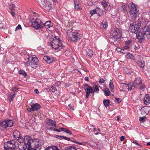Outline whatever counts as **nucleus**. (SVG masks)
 Returning <instances> with one entry per match:
<instances>
[{"label":"nucleus","instance_id":"obj_42","mask_svg":"<svg viewBox=\"0 0 150 150\" xmlns=\"http://www.w3.org/2000/svg\"><path fill=\"white\" fill-rule=\"evenodd\" d=\"M146 119V117L145 116L140 117H139V120L140 121L144 122Z\"/></svg>","mask_w":150,"mask_h":150},{"label":"nucleus","instance_id":"obj_2","mask_svg":"<svg viewBox=\"0 0 150 150\" xmlns=\"http://www.w3.org/2000/svg\"><path fill=\"white\" fill-rule=\"evenodd\" d=\"M110 34L111 36L110 40L113 43L119 41L121 37V31L117 28H115L112 29Z\"/></svg>","mask_w":150,"mask_h":150},{"label":"nucleus","instance_id":"obj_20","mask_svg":"<svg viewBox=\"0 0 150 150\" xmlns=\"http://www.w3.org/2000/svg\"><path fill=\"white\" fill-rule=\"evenodd\" d=\"M44 59L46 61L47 63L50 64V63L53 62V59L51 58L48 56H45L44 57Z\"/></svg>","mask_w":150,"mask_h":150},{"label":"nucleus","instance_id":"obj_60","mask_svg":"<svg viewBox=\"0 0 150 150\" xmlns=\"http://www.w3.org/2000/svg\"><path fill=\"white\" fill-rule=\"evenodd\" d=\"M62 136H59V135H57L56 136V137L57 138H58V139H61V138H62Z\"/></svg>","mask_w":150,"mask_h":150},{"label":"nucleus","instance_id":"obj_27","mask_svg":"<svg viewBox=\"0 0 150 150\" xmlns=\"http://www.w3.org/2000/svg\"><path fill=\"white\" fill-rule=\"evenodd\" d=\"M93 89L94 92H95L97 93H98L99 88L98 86L96 85H94L93 86Z\"/></svg>","mask_w":150,"mask_h":150},{"label":"nucleus","instance_id":"obj_24","mask_svg":"<svg viewBox=\"0 0 150 150\" xmlns=\"http://www.w3.org/2000/svg\"><path fill=\"white\" fill-rule=\"evenodd\" d=\"M93 89V88L91 86H88L87 88L85 89V91H86V93L90 94Z\"/></svg>","mask_w":150,"mask_h":150},{"label":"nucleus","instance_id":"obj_54","mask_svg":"<svg viewBox=\"0 0 150 150\" xmlns=\"http://www.w3.org/2000/svg\"><path fill=\"white\" fill-rule=\"evenodd\" d=\"M5 25L4 23H0V28H4Z\"/></svg>","mask_w":150,"mask_h":150},{"label":"nucleus","instance_id":"obj_35","mask_svg":"<svg viewBox=\"0 0 150 150\" xmlns=\"http://www.w3.org/2000/svg\"><path fill=\"white\" fill-rule=\"evenodd\" d=\"M74 2L75 4V8L77 10H80L81 8L79 7V4H76L75 0L74 1Z\"/></svg>","mask_w":150,"mask_h":150},{"label":"nucleus","instance_id":"obj_18","mask_svg":"<svg viewBox=\"0 0 150 150\" xmlns=\"http://www.w3.org/2000/svg\"><path fill=\"white\" fill-rule=\"evenodd\" d=\"M149 97L148 95H146V97L144 98V103L146 105H148L150 103V99L149 98Z\"/></svg>","mask_w":150,"mask_h":150},{"label":"nucleus","instance_id":"obj_32","mask_svg":"<svg viewBox=\"0 0 150 150\" xmlns=\"http://www.w3.org/2000/svg\"><path fill=\"white\" fill-rule=\"evenodd\" d=\"M96 10V13L98 14L99 16H100V14L101 13V11L99 8H95Z\"/></svg>","mask_w":150,"mask_h":150},{"label":"nucleus","instance_id":"obj_19","mask_svg":"<svg viewBox=\"0 0 150 150\" xmlns=\"http://www.w3.org/2000/svg\"><path fill=\"white\" fill-rule=\"evenodd\" d=\"M108 26V24L107 20L105 19L103 20L100 25V27L102 28L105 29Z\"/></svg>","mask_w":150,"mask_h":150},{"label":"nucleus","instance_id":"obj_47","mask_svg":"<svg viewBox=\"0 0 150 150\" xmlns=\"http://www.w3.org/2000/svg\"><path fill=\"white\" fill-rule=\"evenodd\" d=\"M90 13L91 14V16L94 14L96 13V10H95V9L91 11L90 12Z\"/></svg>","mask_w":150,"mask_h":150},{"label":"nucleus","instance_id":"obj_48","mask_svg":"<svg viewBox=\"0 0 150 150\" xmlns=\"http://www.w3.org/2000/svg\"><path fill=\"white\" fill-rule=\"evenodd\" d=\"M122 11H123L124 13H125L127 11L125 8V6L124 5H122Z\"/></svg>","mask_w":150,"mask_h":150},{"label":"nucleus","instance_id":"obj_41","mask_svg":"<svg viewBox=\"0 0 150 150\" xmlns=\"http://www.w3.org/2000/svg\"><path fill=\"white\" fill-rule=\"evenodd\" d=\"M106 79L105 78H104V79L100 78L99 81V83L101 84L104 83Z\"/></svg>","mask_w":150,"mask_h":150},{"label":"nucleus","instance_id":"obj_40","mask_svg":"<svg viewBox=\"0 0 150 150\" xmlns=\"http://www.w3.org/2000/svg\"><path fill=\"white\" fill-rule=\"evenodd\" d=\"M101 4L105 8L107 7L108 6V4L106 2L104 1H103L102 2Z\"/></svg>","mask_w":150,"mask_h":150},{"label":"nucleus","instance_id":"obj_33","mask_svg":"<svg viewBox=\"0 0 150 150\" xmlns=\"http://www.w3.org/2000/svg\"><path fill=\"white\" fill-rule=\"evenodd\" d=\"M16 140H17L20 143H22L23 142H24V138L22 137V136H20V137L17 138V139H16Z\"/></svg>","mask_w":150,"mask_h":150},{"label":"nucleus","instance_id":"obj_7","mask_svg":"<svg viewBox=\"0 0 150 150\" xmlns=\"http://www.w3.org/2000/svg\"><path fill=\"white\" fill-rule=\"evenodd\" d=\"M141 78L139 77L136 78L135 80L132 83H130L128 85L125 84L124 86L127 88L129 90L134 88L136 85H139L142 84Z\"/></svg>","mask_w":150,"mask_h":150},{"label":"nucleus","instance_id":"obj_55","mask_svg":"<svg viewBox=\"0 0 150 150\" xmlns=\"http://www.w3.org/2000/svg\"><path fill=\"white\" fill-rule=\"evenodd\" d=\"M11 15L13 16H15V12H14V10L13 11H11Z\"/></svg>","mask_w":150,"mask_h":150},{"label":"nucleus","instance_id":"obj_5","mask_svg":"<svg viewBox=\"0 0 150 150\" xmlns=\"http://www.w3.org/2000/svg\"><path fill=\"white\" fill-rule=\"evenodd\" d=\"M67 35L71 39V41L73 42L77 41L78 39L82 37V35L77 32H71L70 30H68L67 32Z\"/></svg>","mask_w":150,"mask_h":150},{"label":"nucleus","instance_id":"obj_50","mask_svg":"<svg viewBox=\"0 0 150 150\" xmlns=\"http://www.w3.org/2000/svg\"><path fill=\"white\" fill-rule=\"evenodd\" d=\"M115 99L116 101L118 103H120L121 101V99L120 98H115Z\"/></svg>","mask_w":150,"mask_h":150},{"label":"nucleus","instance_id":"obj_15","mask_svg":"<svg viewBox=\"0 0 150 150\" xmlns=\"http://www.w3.org/2000/svg\"><path fill=\"white\" fill-rule=\"evenodd\" d=\"M13 135L14 139L16 140V139H17V138L21 136V134L19 131L17 129H15L13 130Z\"/></svg>","mask_w":150,"mask_h":150},{"label":"nucleus","instance_id":"obj_59","mask_svg":"<svg viewBox=\"0 0 150 150\" xmlns=\"http://www.w3.org/2000/svg\"><path fill=\"white\" fill-rule=\"evenodd\" d=\"M69 106L71 110H74V109L72 107L71 105L70 104L69 105Z\"/></svg>","mask_w":150,"mask_h":150},{"label":"nucleus","instance_id":"obj_43","mask_svg":"<svg viewBox=\"0 0 150 150\" xmlns=\"http://www.w3.org/2000/svg\"><path fill=\"white\" fill-rule=\"evenodd\" d=\"M62 138L66 140H67L68 141H71V142H72V141H73V140H72L71 139L67 137H64L63 136H62Z\"/></svg>","mask_w":150,"mask_h":150},{"label":"nucleus","instance_id":"obj_62","mask_svg":"<svg viewBox=\"0 0 150 150\" xmlns=\"http://www.w3.org/2000/svg\"><path fill=\"white\" fill-rule=\"evenodd\" d=\"M27 110L29 112H31L32 111V106H31V108H28Z\"/></svg>","mask_w":150,"mask_h":150},{"label":"nucleus","instance_id":"obj_4","mask_svg":"<svg viewBox=\"0 0 150 150\" xmlns=\"http://www.w3.org/2000/svg\"><path fill=\"white\" fill-rule=\"evenodd\" d=\"M28 59V61L26 63V65L29 66L30 65L32 68H36L39 64L38 58L35 55H33L29 57Z\"/></svg>","mask_w":150,"mask_h":150},{"label":"nucleus","instance_id":"obj_51","mask_svg":"<svg viewBox=\"0 0 150 150\" xmlns=\"http://www.w3.org/2000/svg\"><path fill=\"white\" fill-rule=\"evenodd\" d=\"M21 25H20L19 24L18 25V26L17 27H16L15 30L16 31L17 30H18L19 29H21Z\"/></svg>","mask_w":150,"mask_h":150},{"label":"nucleus","instance_id":"obj_12","mask_svg":"<svg viewBox=\"0 0 150 150\" xmlns=\"http://www.w3.org/2000/svg\"><path fill=\"white\" fill-rule=\"evenodd\" d=\"M135 34L136 35L137 38L139 40V42L140 43L144 41L145 35L142 31L141 30L137 31Z\"/></svg>","mask_w":150,"mask_h":150},{"label":"nucleus","instance_id":"obj_25","mask_svg":"<svg viewBox=\"0 0 150 150\" xmlns=\"http://www.w3.org/2000/svg\"><path fill=\"white\" fill-rule=\"evenodd\" d=\"M109 87L111 90L112 92H113L114 91V86L112 82V79L110 80V82L109 84Z\"/></svg>","mask_w":150,"mask_h":150},{"label":"nucleus","instance_id":"obj_56","mask_svg":"<svg viewBox=\"0 0 150 150\" xmlns=\"http://www.w3.org/2000/svg\"><path fill=\"white\" fill-rule=\"evenodd\" d=\"M129 46L127 45H126L124 47V48L125 49H129Z\"/></svg>","mask_w":150,"mask_h":150},{"label":"nucleus","instance_id":"obj_1","mask_svg":"<svg viewBox=\"0 0 150 150\" xmlns=\"http://www.w3.org/2000/svg\"><path fill=\"white\" fill-rule=\"evenodd\" d=\"M48 44L51 45L52 48L57 51L61 50L63 47L61 42L59 41V37L55 36L54 38H50L49 40Z\"/></svg>","mask_w":150,"mask_h":150},{"label":"nucleus","instance_id":"obj_63","mask_svg":"<svg viewBox=\"0 0 150 150\" xmlns=\"http://www.w3.org/2000/svg\"><path fill=\"white\" fill-rule=\"evenodd\" d=\"M94 92H94V91H93V89L91 92V94L93 96H94Z\"/></svg>","mask_w":150,"mask_h":150},{"label":"nucleus","instance_id":"obj_46","mask_svg":"<svg viewBox=\"0 0 150 150\" xmlns=\"http://www.w3.org/2000/svg\"><path fill=\"white\" fill-rule=\"evenodd\" d=\"M57 89L54 87L52 86L50 88V90L52 91V92H54L57 91Z\"/></svg>","mask_w":150,"mask_h":150},{"label":"nucleus","instance_id":"obj_34","mask_svg":"<svg viewBox=\"0 0 150 150\" xmlns=\"http://www.w3.org/2000/svg\"><path fill=\"white\" fill-rule=\"evenodd\" d=\"M16 95V94L15 93L13 94V95H11V93L8 95V97L10 99V101L13 100L14 97Z\"/></svg>","mask_w":150,"mask_h":150},{"label":"nucleus","instance_id":"obj_61","mask_svg":"<svg viewBox=\"0 0 150 150\" xmlns=\"http://www.w3.org/2000/svg\"><path fill=\"white\" fill-rule=\"evenodd\" d=\"M34 92L37 94H38L39 93L37 89H35Z\"/></svg>","mask_w":150,"mask_h":150},{"label":"nucleus","instance_id":"obj_29","mask_svg":"<svg viewBox=\"0 0 150 150\" xmlns=\"http://www.w3.org/2000/svg\"><path fill=\"white\" fill-rule=\"evenodd\" d=\"M110 91L108 88H106L105 89L104 91V93L105 96H107L110 95Z\"/></svg>","mask_w":150,"mask_h":150},{"label":"nucleus","instance_id":"obj_58","mask_svg":"<svg viewBox=\"0 0 150 150\" xmlns=\"http://www.w3.org/2000/svg\"><path fill=\"white\" fill-rule=\"evenodd\" d=\"M12 91H16L18 90V88H17L15 87L13 88H12Z\"/></svg>","mask_w":150,"mask_h":150},{"label":"nucleus","instance_id":"obj_57","mask_svg":"<svg viewBox=\"0 0 150 150\" xmlns=\"http://www.w3.org/2000/svg\"><path fill=\"white\" fill-rule=\"evenodd\" d=\"M116 50L117 51L120 52H122L121 51L122 50L120 48H119V47L117 48H116Z\"/></svg>","mask_w":150,"mask_h":150},{"label":"nucleus","instance_id":"obj_39","mask_svg":"<svg viewBox=\"0 0 150 150\" xmlns=\"http://www.w3.org/2000/svg\"><path fill=\"white\" fill-rule=\"evenodd\" d=\"M65 150H76V149L75 146H71L66 149Z\"/></svg>","mask_w":150,"mask_h":150},{"label":"nucleus","instance_id":"obj_3","mask_svg":"<svg viewBox=\"0 0 150 150\" xmlns=\"http://www.w3.org/2000/svg\"><path fill=\"white\" fill-rule=\"evenodd\" d=\"M16 144L17 142L13 140L8 141L4 143V148L6 150H19L18 147L16 146Z\"/></svg>","mask_w":150,"mask_h":150},{"label":"nucleus","instance_id":"obj_28","mask_svg":"<svg viewBox=\"0 0 150 150\" xmlns=\"http://www.w3.org/2000/svg\"><path fill=\"white\" fill-rule=\"evenodd\" d=\"M103 104L105 107L107 108L109 106L110 103V100H105L103 101Z\"/></svg>","mask_w":150,"mask_h":150},{"label":"nucleus","instance_id":"obj_64","mask_svg":"<svg viewBox=\"0 0 150 150\" xmlns=\"http://www.w3.org/2000/svg\"><path fill=\"white\" fill-rule=\"evenodd\" d=\"M144 88H145V86L143 85V86H140L139 87V88L140 89H142Z\"/></svg>","mask_w":150,"mask_h":150},{"label":"nucleus","instance_id":"obj_23","mask_svg":"<svg viewBox=\"0 0 150 150\" xmlns=\"http://www.w3.org/2000/svg\"><path fill=\"white\" fill-rule=\"evenodd\" d=\"M130 17L131 18L132 20H134L137 17V15L138 14V12L137 13H130Z\"/></svg>","mask_w":150,"mask_h":150},{"label":"nucleus","instance_id":"obj_22","mask_svg":"<svg viewBox=\"0 0 150 150\" xmlns=\"http://www.w3.org/2000/svg\"><path fill=\"white\" fill-rule=\"evenodd\" d=\"M137 64L138 65L142 68H143L145 66L144 61L141 60L138 61Z\"/></svg>","mask_w":150,"mask_h":150},{"label":"nucleus","instance_id":"obj_52","mask_svg":"<svg viewBox=\"0 0 150 150\" xmlns=\"http://www.w3.org/2000/svg\"><path fill=\"white\" fill-rule=\"evenodd\" d=\"M132 143H133L135 144L136 145H138L139 146H140V147H142V146L141 145L139 144L138 143H137V142H135V141H133L132 142Z\"/></svg>","mask_w":150,"mask_h":150},{"label":"nucleus","instance_id":"obj_49","mask_svg":"<svg viewBox=\"0 0 150 150\" xmlns=\"http://www.w3.org/2000/svg\"><path fill=\"white\" fill-rule=\"evenodd\" d=\"M72 142H74V143H76L77 144H78L79 145H82L83 144L82 143L79 142H78L74 140H73Z\"/></svg>","mask_w":150,"mask_h":150},{"label":"nucleus","instance_id":"obj_13","mask_svg":"<svg viewBox=\"0 0 150 150\" xmlns=\"http://www.w3.org/2000/svg\"><path fill=\"white\" fill-rule=\"evenodd\" d=\"M129 7L130 8L129 12L130 13L138 12V10L137 9L135 5L132 3H130L129 5Z\"/></svg>","mask_w":150,"mask_h":150},{"label":"nucleus","instance_id":"obj_44","mask_svg":"<svg viewBox=\"0 0 150 150\" xmlns=\"http://www.w3.org/2000/svg\"><path fill=\"white\" fill-rule=\"evenodd\" d=\"M132 42V40H129L126 41H125V45L129 46V45Z\"/></svg>","mask_w":150,"mask_h":150},{"label":"nucleus","instance_id":"obj_8","mask_svg":"<svg viewBox=\"0 0 150 150\" xmlns=\"http://www.w3.org/2000/svg\"><path fill=\"white\" fill-rule=\"evenodd\" d=\"M24 143L25 145L23 147L21 150H33L30 148L32 147L31 144L33 143V140L31 139L30 137L26 136L24 137Z\"/></svg>","mask_w":150,"mask_h":150},{"label":"nucleus","instance_id":"obj_11","mask_svg":"<svg viewBox=\"0 0 150 150\" xmlns=\"http://www.w3.org/2000/svg\"><path fill=\"white\" fill-rule=\"evenodd\" d=\"M141 30L148 39H150V26H145L142 28Z\"/></svg>","mask_w":150,"mask_h":150},{"label":"nucleus","instance_id":"obj_45","mask_svg":"<svg viewBox=\"0 0 150 150\" xmlns=\"http://www.w3.org/2000/svg\"><path fill=\"white\" fill-rule=\"evenodd\" d=\"M15 6L14 4H11L9 5V7L10 10L11 11H13L14 9V8Z\"/></svg>","mask_w":150,"mask_h":150},{"label":"nucleus","instance_id":"obj_14","mask_svg":"<svg viewBox=\"0 0 150 150\" xmlns=\"http://www.w3.org/2000/svg\"><path fill=\"white\" fill-rule=\"evenodd\" d=\"M30 105L32 106V109L33 111H37L40 108V105L37 103L34 104L31 103L30 104Z\"/></svg>","mask_w":150,"mask_h":150},{"label":"nucleus","instance_id":"obj_16","mask_svg":"<svg viewBox=\"0 0 150 150\" xmlns=\"http://www.w3.org/2000/svg\"><path fill=\"white\" fill-rule=\"evenodd\" d=\"M46 123L48 125L50 126H55L56 125V122L53 120L48 119L46 120Z\"/></svg>","mask_w":150,"mask_h":150},{"label":"nucleus","instance_id":"obj_26","mask_svg":"<svg viewBox=\"0 0 150 150\" xmlns=\"http://www.w3.org/2000/svg\"><path fill=\"white\" fill-rule=\"evenodd\" d=\"M42 25L43 27L45 26V28L48 29L50 28V27L51 26L50 21H47L44 23V24H42Z\"/></svg>","mask_w":150,"mask_h":150},{"label":"nucleus","instance_id":"obj_36","mask_svg":"<svg viewBox=\"0 0 150 150\" xmlns=\"http://www.w3.org/2000/svg\"><path fill=\"white\" fill-rule=\"evenodd\" d=\"M46 150H59V149L57 147L54 146L52 147H49L48 149H47Z\"/></svg>","mask_w":150,"mask_h":150},{"label":"nucleus","instance_id":"obj_21","mask_svg":"<svg viewBox=\"0 0 150 150\" xmlns=\"http://www.w3.org/2000/svg\"><path fill=\"white\" fill-rule=\"evenodd\" d=\"M59 129H61V131H63L64 132H65L67 134H69V135H71L72 134V133L71 131L66 128H64L63 127H60L59 128Z\"/></svg>","mask_w":150,"mask_h":150},{"label":"nucleus","instance_id":"obj_37","mask_svg":"<svg viewBox=\"0 0 150 150\" xmlns=\"http://www.w3.org/2000/svg\"><path fill=\"white\" fill-rule=\"evenodd\" d=\"M87 54L90 57H92L93 55V52L90 50H88L87 52Z\"/></svg>","mask_w":150,"mask_h":150},{"label":"nucleus","instance_id":"obj_10","mask_svg":"<svg viewBox=\"0 0 150 150\" xmlns=\"http://www.w3.org/2000/svg\"><path fill=\"white\" fill-rule=\"evenodd\" d=\"M41 21L39 19H37L35 21H33V20H32V26L37 30L43 27V26L41 24Z\"/></svg>","mask_w":150,"mask_h":150},{"label":"nucleus","instance_id":"obj_6","mask_svg":"<svg viewBox=\"0 0 150 150\" xmlns=\"http://www.w3.org/2000/svg\"><path fill=\"white\" fill-rule=\"evenodd\" d=\"M13 122L12 120L6 119L2 121H0V130L4 131L8 127L13 126Z\"/></svg>","mask_w":150,"mask_h":150},{"label":"nucleus","instance_id":"obj_53","mask_svg":"<svg viewBox=\"0 0 150 150\" xmlns=\"http://www.w3.org/2000/svg\"><path fill=\"white\" fill-rule=\"evenodd\" d=\"M125 137L124 136H122L120 137V140L121 141H123L124 139H125Z\"/></svg>","mask_w":150,"mask_h":150},{"label":"nucleus","instance_id":"obj_31","mask_svg":"<svg viewBox=\"0 0 150 150\" xmlns=\"http://www.w3.org/2000/svg\"><path fill=\"white\" fill-rule=\"evenodd\" d=\"M126 57L128 59H134V57L133 56L132 54L128 53L126 55Z\"/></svg>","mask_w":150,"mask_h":150},{"label":"nucleus","instance_id":"obj_17","mask_svg":"<svg viewBox=\"0 0 150 150\" xmlns=\"http://www.w3.org/2000/svg\"><path fill=\"white\" fill-rule=\"evenodd\" d=\"M149 108L148 106H144L140 110L142 113L143 114H145L147 115L149 110V109H148Z\"/></svg>","mask_w":150,"mask_h":150},{"label":"nucleus","instance_id":"obj_38","mask_svg":"<svg viewBox=\"0 0 150 150\" xmlns=\"http://www.w3.org/2000/svg\"><path fill=\"white\" fill-rule=\"evenodd\" d=\"M18 73L20 74L23 75L25 76L27 75L26 73L24 71L22 70H19Z\"/></svg>","mask_w":150,"mask_h":150},{"label":"nucleus","instance_id":"obj_30","mask_svg":"<svg viewBox=\"0 0 150 150\" xmlns=\"http://www.w3.org/2000/svg\"><path fill=\"white\" fill-rule=\"evenodd\" d=\"M52 4L48 2L45 4V6L47 9H50L52 7Z\"/></svg>","mask_w":150,"mask_h":150},{"label":"nucleus","instance_id":"obj_9","mask_svg":"<svg viewBox=\"0 0 150 150\" xmlns=\"http://www.w3.org/2000/svg\"><path fill=\"white\" fill-rule=\"evenodd\" d=\"M141 25V23L138 21L132 23L130 25L129 31L131 32L135 33L137 31L139 30Z\"/></svg>","mask_w":150,"mask_h":150}]
</instances>
